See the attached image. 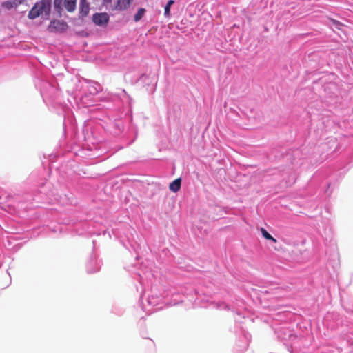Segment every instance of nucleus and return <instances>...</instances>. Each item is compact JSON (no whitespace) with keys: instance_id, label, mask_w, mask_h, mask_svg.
Wrapping results in <instances>:
<instances>
[{"instance_id":"obj_1","label":"nucleus","mask_w":353,"mask_h":353,"mask_svg":"<svg viewBox=\"0 0 353 353\" xmlns=\"http://www.w3.org/2000/svg\"><path fill=\"white\" fill-rule=\"evenodd\" d=\"M51 6L49 2L41 0L37 2L29 11L28 17L30 19H34L38 17L45 14L48 17L50 12Z\"/></svg>"},{"instance_id":"obj_2","label":"nucleus","mask_w":353,"mask_h":353,"mask_svg":"<svg viewBox=\"0 0 353 353\" xmlns=\"http://www.w3.org/2000/svg\"><path fill=\"white\" fill-rule=\"evenodd\" d=\"M92 21L97 26H105L109 21V15L106 12L95 13Z\"/></svg>"},{"instance_id":"obj_3","label":"nucleus","mask_w":353,"mask_h":353,"mask_svg":"<svg viewBox=\"0 0 353 353\" xmlns=\"http://www.w3.org/2000/svg\"><path fill=\"white\" fill-rule=\"evenodd\" d=\"M67 28V24L63 21L54 20L50 22L48 26V30L51 32H62Z\"/></svg>"},{"instance_id":"obj_4","label":"nucleus","mask_w":353,"mask_h":353,"mask_svg":"<svg viewBox=\"0 0 353 353\" xmlns=\"http://www.w3.org/2000/svg\"><path fill=\"white\" fill-rule=\"evenodd\" d=\"M133 0H117L111 7L112 10L122 11L128 9Z\"/></svg>"},{"instance_id":"obj_5","label":"nucleus","mask_w":353,"mask_h":353,"mask_svg":"<svg viewBox=\"0 0 353 353\" xmlns=\"http://www.w3.org/2000/svg\"><path fill=\"white\" fill-rule=\"evenodd\" d=\"M90 12V3L88 0H80L79 1V17L81 18L88 16Z\"/></svg>"},{"instance_id":"obj_6","label":"nucleus","mask_w":353,"mask_h":353,"mask_svg":"<svg viewBox=\"0 0 353 353\" xmlns=\"http://www.w3.org/2000/svg\"><path fill=\"white\" fill-rule=\"evenodd\" d=\"M100 267V263L95 258H91L86 265V268L88 273H94L99 271Z\"/></svg>"},{"instance_id":"obj_7","label":"nucleus","mask_w":353,"mask_h":353,"mask_svg":"<svg viewBox=\"0 0 353 353\" xmlns=\"http://www.w3.org/2000/svg\"><path fill=\"white\" fill-rule=\"evenodd\" d=\"M25 0H8L1 3V7L6 8L8 10H10L12 8H15L18 7L19 5L23 3Z\"/></svg>"},{"instance_id":"obj_8","label":"nucleus","mask_w":353,"mask_h":353,"mask_svg":"<svg viewBox=\"0 0 353 353\" xmlns=\"http://www.w3.org/2000/svg\"><path fill=\"white\" fill-rule=\"evenodd\" d=\"M77 0H64V6L69 12H72L76 9Z\"/></svg>"},{"instance_id":"obj_9","label":"nucleus","mask_w":353,"mask_h":353,"mask_svg":"<svg viewBox=\"0 0 353 353\" xmlns=\"http://www.w3.org/2000/svg\"><path fill=\"white\" fill-rule=\"evenodd\" d=\"M181 180L180 178L173 181L169 185L170 190L173 192H176L180 190Z\"/></svg>"},{"instance_id":"obj_10","label":"nucleus","mask_w":353,"mask_h":353,"mask_svg":"<svg viewBox=\"0 0 353 353\" xmlns=\"http://www.w3.org/2000/svg\"><path fill=\"white\" fill-rule=\"evenodd\" d=\"M160 300H161V298L159 296L154 297L153 296H151L148 297L147 302H148V305L155 307V306L158 305Z\"/></svg>"},{"instance_id":"obj_11","label":"nucleus","mask_w":353,"mask_h":353,"mask_svg":"<svg viewBox=\"0 0 353 353\" xmlns=\"http://www.w3.org/2000/svg\"><path fill=\"white\" fill-rule=\"evenodd\" d=\"M145 11L146 10L145 8H139L137 10V13L134 16V21L137 22V21H140L142 19V17H143V15L145 14Z\"/></svg>"},{"instance_id":"obj_12","label":"nucleus","mask_w":353,"mask_h":353,"mask_svg":"<svg viewBox=\"0 0 353 353\" xmlns=\"http://www.w3.org/2000/svg\"><path fill=\"white\" fill-rule=\"evenodd\" d=\"M261 232L262 236H263L265 239H268V240H270V241H272V242H274V243H275V242H276V240L274 237H272V236H271V235H270V234L266 231V230H265V229H264V228H261Z\"/></svg>"},{"instance_id":"obj_13","label":"nucleus","mask_w":353,"mask_h":353,"mask_svg":"<svg viewBox=\"0 0 353 353\" xmlns=\"http://www.w3.org/2000/svg\"><path fill=\"white\" fill-rule=\"evenodd\" d=\"M100 90H101V86L98 84L94 83V85L90 86V92L92 94H95L97 92H99Z\"/></svg>"},{"instance_id":"obj_14","label":"nucleus","mask_w":353,"mask_h":353,"mask_svg":"<svg viewBox=\"0 0 353 353\" xmlns=\"http://www.w3.org/2000/svg\"><path fill=\"white\" fill-rule=\"evenodd\" d=\"M170 8L171 7H169L168 6H165V8H164V17L165 18H170Z\"/></svg>"},{"instance_id":"obj_15","label":"nucleus","mask_w":353,"mask_h":353,"mask_svg":"<svg viewBox=\"0 0 353 353\" xmlns=\"http://www.w3.org/2000/svg\"><path fill=\"white\" fill-rule=\"evenodd\" d=\"M103 4L106 7V8H110L111 9V7L113 6L112 5V0H103Z\"/></svg>"},{"instance_id":"obj_16","label":"nucleus","mask_w":353,"mask_h":353,"mask_svg":"<svg viewBox=\"0 0 353 353\" xmlns=\"http://www.w3.org/2000/svg\"><path fill=\"white\" fill-rule=\"evenodd\" d=\"M228 306L224 303H220L217 304V307L219 309H225Z\"/></svg>"},{"instance_id":"obj_17","label":"nucleus","mask_w":353,"mask_h":353,"mask_svg":"<svg viewBox=\"0 0 353 353\" xmlns=\"http://www.w3.org/2000/svg\"><path fill=\"white\" fill-rule=\"evenodd\" d=\"M174 3V0H169L167 2L166 6H168L169 7H171Z\"/></svg>"},{"instance_id":"obj_18","label":"nucleus","mask_w":353,"mask_h":353,"mask_svg":"<svg viewBox=\"0 0 353 353\" xmlns=\"http://www.w3.org/2000/svg\"><path fill=\"white\" fill-rule=\"evenodd\" d=\"M248 345V339H246V341L244 343L243 346V349L241 350L246 349Z\"/></svg>"}]
</instances>
